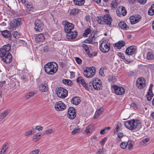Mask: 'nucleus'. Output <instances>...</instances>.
<instances>
[{
  "instance_id": "obj_43",
  "label": "nucleus",
  "mask_w": 154,
  "mask_h": 154,
  "mask_svg": "<svg viewBox=\"0 0 154 154\" xmlns=\"http://www.w3.org/2000/svg\"><path fill=\"white\" fill-rule=\"evenodd\" d=\"M63 82L64 84H67L69 85H71L72 84V82L70 80L64 79L63 80Z\"/></svg>"
},
{
  "instance_id": "obj_38",
  "label": "nucleus",
  "mask_w": 154,
  "mask_h": 154,
  "mask_svg": "<svg viewBox=\"0 0 154 154\" xmlns=\"http://www.w3.org/2000/svg\"><path fill=\"white\" fill-rule=\"evenodd\" d=\"M153 96V94H152V91H148L147 92V94L146 95L147 100L148 101H150L151 100Z\"/></svg>"
},
{
  "instance_id": "obj_20",
  "label": "nucleus",
  "mask_w": 154,
  "mask_h": 154,
  "mask_svg": "<svg viewBox=\"0 0 154 154\" xmlns=\"http://www.w3.org/2000/svg\"><path fill=\"white\" fill-rule=\"evenodd\" d=\"M45 38L44 34H41L37 35L35 37L36 42L38 43H40L44 41Z\"/></svg>"
},
{
  "instance_id": "obj_45",
  "label": "nucleus",
  "mask_w": 154,
  "mask_h": 154,
  "mask_svg": "<svg viewBox=\"0 0 154 154\" xmlns=\"http://www.w3.org/2000/svg\"><path fill=\"white\" fill-rule=\"evenodd\" d=\"M82 47L84 49L86 52L87 54L90 53V52L89 50V48L87 45L85 44H83L82 45Z\"/></svg>"
},
{
  "instance_id": "obj_12",
  "label": "nucleus",
  "mask_w": 154,
  "mask_h": 154,
  "mask_svg": "<svg viewBox=\"0 0 154 154\" xmlns=\"http://www.w3.org/2000/svg\"><path fill=\"white\" fill-rule=\"evenodd\" d=\"M66 107V105L61 101L56 102L55 105V108L57 111H62Z\"/></svg>"
},
{
  "instance_id": "obj_61",
  "label": "nucleus",
  "mask_w": 154,
  "mask_h": 154,
  "mask_svg": "<svg viewBox=\"0 0 154 154\" xmlns=\"http://www.w3.org/2000/svg\"><path fill=\"white\" fill-rule=\"evenodd\" d=\"M117 3L115 1H113L111 3V5L112 6L113 8H115L116 6Z\"/></svg>"
},
{
  "instance_id": "obj_58",
  "label": "nucleus",
  "mask_w": 154,
  "mask_h": 154,
  "mask_svg": "<svg viewBox=\"0 0 154 154\" xmlns=\"http://www.w3.org/2000/svg\"><path fill=\"white\" fill-rule=\"evenodd\" d=\"M43 50L45 52H47L49 50V47L48 46H46L43 48Z\"/></svg>"
},
{
  "instance_id": "obj_59",
  "label": "nucleus",
  "mask_w": 154,
  "mask_h": 154,
  "mask_svg": "<svg viewBox=\"0 0 154 154\" xmlns=\"http://www.w3.org/2000/svg\"><path fill=\"white\" fill-rule=\"evenodd\" d=\"M103 152L104 151L103 148L102 149H100L96 153V154H103Z\"/></svg>"
},
{
  "instance_id": "obj_23",
  "label": "nucleus",
  "mask_w": 154,
  "mask_h": 154,
  "mask_svg": "<svg viewBox=\"0 0 154 154\" xmlns=\"http://www.w3.org/2000/svg\"><path fill=\"white\" fill-rule=\"evenodd\" d=\"M11 110L8 109L2 113L0 115V121L2 120L10 113Z\"/></svg>"
},
{
  "instance_id": "obj_4",
  "label": "nucleus",
  "mask_w": 154,
  "mask_h": 154,
  "mask_svg": "<svg viewBox=\"0 0 154 154\" xmlns=\"http://www.w3.org/2000/svg\"><path fill=\"white\" fill-rule=\"evenodd\" d=\"M96 69L95 67H86L83 72L84 76L86 78H91L95 74Z\"/></svg>"
},
{
  "instance_id": "obj_34",
  "label": "nucleus",
  "mask_w": 154,
  "mask_h": 154,
  "mask_svg": "<svg viewBox=\"0 0 154 154\" xmlns=\"http://www.w3.org/2000/svg\"><path fill=\"white\" fill-rule=\"evenodd\" d=\"M35 94V93L34 91L29 92L26 94V99H29L33 97Z\"/></svg>"
},
{
  "instance_id": "obj_40",
  "label": "nucleus",
  "mask_w": 154,
  "mask_h": 154,
  "mask_svg": "<svg viewBox=\"0 0 154 154\" xmlns=\"http://www.w3.org/2000/svg\"><path fill=\"white\" fill-rule=\"evenodd\" d=\"M8 54L3 49H0V57L3 58Z\"/></svg>"
},
{
  "instance_id": "obj_62",
  "label": "nucleus",
  "mask_w": 154,
  "mask_h": 154,
  "mask_svg": "<svg viewBox=\"0 0 154 154\" xmlns=\"http://www.w3.org/2000/svg\"><path fill=\"white\" fill-rule=\"evenodd\" d=\"M119 125L118 124L116 128V131H115L114 132V133L115 134L117 133L119 131Z\"/></svg>"
},
{
  "instance_id": "obj_46",
  "label": "nucleus",
  "mask_w": 154,
  "mask_h": 154,
  "mask_svg": "<svg viewBox=\"0 0 154 154\" xmlns=\"http://www.w3.org/2000/svg\"><path fill=\"white\" fill-rule=\"evenodd\" d=\"M13 36L16 38H18L20 36L19 33L17 31H14L13 33Z\"/></svg>"
},
{
  "instance_id": "obj_32",
  "label": "nucleus",
  "mask_w": 154,
  "mask_h": 154,
  "mask_svg": "<svg viewBox=\"0 0 154 154\" xmlns=\"http://www.w3.org/2000/svg\"><path fill=\"white\" fill-rule=\"evenodd\" d=\"M93 128V125H90L86 127L85 132L88 134V133L92 131V129Z\"/></svg>"
},
{
  "instance_id": "obj_18",
  "label": "nucleus",
  "mask_w": 154,
  "mask_h": 154,
  "mask_svg": "<svg viewBox=\"0 0 154 154\" xmlns=\"http://www.w3.org/2000/svg\"><path fill=\"white\" fill-rule=\"evenodd\" d=\"M95 33L93 34L92 33L91 34L89 37L85 41V42L87 43H92L94 44L95 43V38L94 35Z\"/></svg>"
},
{
  "instance_id": "obj_11",
  "label": "nucleus",
  "mask_w": 154,
  "mask_h": 154,
  "mask_svg": "<svg viewBox=\"0 0 154 154\" xmlns=\"http://www.w3.org/2000/svg\"><path fill=\"white\" fill-rule=\"evenodd\" d=\"M112 87L114 89L115 93L116 94L122 95L125 92V89L122 87H120L115 85H113Z\"/></svg>"
},
{
  "instance_id": "obj_63",
  "label": "nucleus",
  "mask_w": 154,
  "mask_h": 154,
  "mask_svg": "<svg viewBox=\"0 0 154 154\" xmlns=\"http://www.w3.org/2000/svg\"><path fill=\"white\" fill-rule=\"evenodd\" d=\"M35 128L36 129L38 130V131H42L43 130V127L40 126H36L35 127Z\"/></svg>"
},
{
  "instance_id": "obj_50",
  "label": "nucleus",
  "mask_w": 154,
  "mask_h": 154,
  "mask_svg": "<svg viewBox=\"0 0 154 154\" xmlns=\"http://www.w3.org/2000/svg\"><path fill=\"white\" fill-rule=\"evenodd\" d=\"M75 60L78 64H81L82 63V60L79 58L78 57H75Z\"/></svg>"
},
{
  "instance_id": "obj_56",
  "label": "nucleus",
  "mask_w": 154,
  "mask_h": 154,
  "mask_svg": "<svg viewBox=\"0 0 154 154\" xmlns=\"http://www.w3.org/2000/svg\"><path fill=\"white\" fill-rule=\"evenodd\" d=\"M106 139V137H104L103 138L101 141L100 143L102 146H103L104 145Z\"/></svg>"
},
{
  "instance_id": "obj_10",
  "label": "nucleus",
  "mask_w": 154,
  "mask_h": 154,
  "mask_svg": "<svg viewBox=\"0 0 154 154\" xmlns=\"http://www.w3.org/2000/svg\"><path fill=\"white\" fill-rule=\"evenodd\" d=\"M34 29L36 31L41 32L44 27V23L39 19L36 20L35 23Z\"/></svg>"
},
{
  "instance_id": "obj_49",
  "label": "nucleus",
  "mask_w": 154,
  "mask_h": 154,
  "mask_svg": "<svg viewBox=\"0 0 154 154\" xmlns=\"http://www.w3.org/2000/svg\"><path fill=\"white\" fill-rule=\"evenodd\" d=\"M97 52L95 51L94 52L92 53H88V54L89 56L90 57H93L94 56H96L97 55Z\"/></svg>"
},
{
  "instance_id": "obj_24",
  "label": "nucleus",
  "mask_w": 154,
  "mask_h": 154,
  "mask_svg": "<svg viewBox=\"0 0 154 154\" xmlns=\"http://www.w3.org/2000/svg\"><path fill=\"white\" fill-rule=\"evenodd\" d=\"M119 26L124 30H126L129 29L128 26H127L125 23L122 21H121L119 23Z\"/></svg>"
},
{
  "instance_id": "obj_17",
  "label": "nucleus",
  "mask_w": 154,
  "mask_h": 154,
  "mask_svg": "<svg viewBox=\"0 0 154 154\" xmlns=\"http://www.w3.org/2000/svg\"><path fill=\"white\" fill-rule=\"evenodd\" d=\"M137 48L136 46H131L129 47L125 51V53L126 54L132 55L135 54L136 52Z\"/></svg>"
},
{
  "instance_id": "obj_21",
  "label": "nucleus",
  "mask_w": 154,
  "mask_h": 154,
  "mask_svg": "<svg viewBox=\"0 0 154 154\" xmlns=\"http://www.w3.org/2000/svg\"><path fill=\"white\" fill-rule=\"evenodd\" d=\"M39 88L41 92H46L48 90V85L45 83L40 84L39 86Z\"/></svg>"
},
{
  "instance_id": "obj_16",
  "label": "nucleus",
  "mask_w": 154,
  "mask_h": 154,
  "mask_svg": "<svg viewBox=\"0 0 154 154\" xmlns=\"http://www.w3.org/2000/svg\"><path fill=\"white\" fill-rule=\"evenodd\" d=\"M141 18V17L140 15H137L131 16L130 17L129 19L131 24H134L140 21Z\"/></svg>"
},
{
  "instance_id": "obj_52",
  "label": "nucleus",
  "mask_w": 154,
  "mask_h": 154,
  "mask_svg": "<svg viewBox=\"0 0 154 154\" xmlns=\"http://www.w3.org/2000/svg\"><path fill=\"white\" fill-rule=\"evenodd\" d=\"M148 14L150 15H153L154 14V10L150 8L148 11Z\"/></svg>"
},
{
  "instance_id": "obj_41",
  "label": "nucleus",
  "mask_w": 154,
  "mask_h": 154,
  "mask_svg": "<svg viewBox=\"0 0 154 154\" xmlns=\"http://www.w3.org/2000/svg\"><path fill=\"white\" fill-rule=\"evenodd\" d=\"M134 142L131 141H128L127 143V145L128 146V149L129 150H131L133 146Z\"/></svg>"
},
{
  "instance_id": "obj_26",
  "label": "nucleus",
  "mask_w": 154,
  "mask_h": 154,
  "mask_svg": "<svg viewBox=\"0 0 154 154\" xmlns=\"http://www.w3.org/2000/svg\"><path fill=\"white\" fill-rule=\"evenodd\" d=\"M81 100L79 97H73L71 100V103L73 104L76 105H78L81 102Z\"/></svg>"
},
{
  "instance_id": "obj_19",
  "label": "nucleus",
  "mask_w": 154,
  "mask_h": 154,
  "mask_svg": "<svg viewBox=\"0 0 154 154\" xmlns=\"http://www.w3.org/2000/svg\"><path fill=\"white\" fill-rule=\"evenodd\" d=\"M66 37L69 39H73L75 38L77 35V32L71 31L69 32H66Z\"/></svg>"
},
{
  "instance_id": "obj_3",
  "label": "nucleus",
  "mask_w": 154,
  "mask_h": 154,
  "mask_svg": "<svg viewBox=\"0 0 154 154\" xmlns=\"http://www.w3.org/2000/svg\"><path fill=\"white\" fill-rule=\"evenodd\" d=\"M97 23L102 24H105L109 25V26H111V22L112 21L111 16L109 14H107L102 17H97Z\"/></svg>"
},
{
  "instance_id": "obj_37",
  "label": "nucleus",
  "mask_w": 154,
  "mask_h": 154,
  "mask_svg": "<svg viewBox=\"0 0 154 154\" xmlns=\"http://www.w3.org/2000/svg\"><path fill=\"white\" fill-rule=\"evenodd\" d=\"M7 53H10L9 51L11 50V46L10 45H5L3 47V48H2Z\"/></svg>"
},
{
  "instance_id": "obj_42",
  "label": "nucleus",
  "mask_w": 154,
  "mask_h": 154,
  "mask_svg": "<svg viewBox=\"0 0 154 154\" xmlns=\"http://www.w3.org/2000/svg\"><path fill=\"white\" fill-rule=\"evenodd\" d=\"M91 30L89 28H87L84 31L83 34V35L84 36L86 37L87 35L91 33Z\"/></svg>"
},
{
  "instance_id": "obj_15",
  "label": "nucleus",
  "mask_w": 154,
  "mask_h": 154,
  "mask_svg": "<svg viewBox=\"0 0 154 154\" xmlns=\"http://www.w3.org/2000/svg\"><path fill=\"white\" fill-rule=\"evenodd\" d=\"M116 12L119 16H121L122 15L124 16L126 15L127 13L125 8L122 6H119L117 8Z\"/></svg>"
},
{
  "instance_id": "obj_48",
  "label": "nucleus",
  "mask_w": 154,
  "mask_h": 154,
  "mask_svg": "<svg viewBox=\"0 0 154 154\" xmlns=\"http://www.w3.org/2000/svg\"><path fill=\"white\" fill-rule=\"evenodd\" d=\"M127 146V144L125 142H122L120 144V147L123 149H125Z\"/></svg>"
},
{
  "instance_id": "obj_64",
  "label": "nucleus",
  "mask_w": 154,
  "mask_h": 154,
  "mask_svg": "<svg viewBox=\"0 0 154 154\" xmlns=\"http://www.w3.org/2000/svg\"><path fill=\"white\" fill-rule=\"evenodd\" d=\"M85 19L87 22H90V16L89 15L86 16Z\"/></svg>"
},
{
  "instance_id": "obj_44",
  "label": "nucleus",
  "mask_w": 154,
  "mask_h": 154,
  "mask_svg": "<svg viewBox=\"0 0 154 154\" xmlns=\"http://www.w3.org/2000/svg\"><path fill=\"white\" fill-rule=\"evenodd\" d=\"M149 138H146L143 139L140 142V145H143L145 144L146 143L149 141Z\"/></svg>"
},
{
  "instance_id": "obj_60",
  "label": "nucleus",
  "mask_w": 154,
  "mask_h": 154,
  "mask_svg": "<svg viewBox=\"0 0 154 154\" xmlns=\"http://www.w3.org/2000/svg\"><path fill=\"white\" fill-rule=\"evenodd\" d=\"M131 106L133 108L135 109H136L137 108V107L136 104L134 103H131Z\"/></svg>"
},
{
  "instance_id": "obj_54",
  "label": "nucleus",
  "mask_w": 154,
  "mask_h": 154,
  "mask_svg": "<svg viewBox=\"0 0 154 154\" xmlns=\"http://www.w3.org/2000/svg\"><path fill=\"white\" fill-rule=\"evenodd\" d=\"M39 152L38 149H37L32 151L29 153V154H38Z\"/></svg>"
},
{
  "instance_id": "obj_25",
  "label": "nucleus",
  "mask_w": 154,
  "mask_h": 154,
  "mask_svg": "<svg viewBox=\"0 0 154 154\" xmlns=\"http://www.w3.org/2000/svg\"><path fill=\"white\" fill-rule=\"evenodd\" d=\"M1 33L3 36L6 38H8L9 39H11V33L8 30H5L2 31Z\"/></svg>"
},
{
  "instance_id": "obj_31",
  "label": "nucleus",
  "mask_w": 154,
  "mask_h": 154,
  "mask_svg": "<svg viewBox=\"0 0 154 154\" xmlns=\"http://www.w3.org/2000/svg\"><path fill=\"white\" fill-rule=\"evenodd\" d=\"M34 128H32L30 130L27 131L25 134L24 135L26 137H28L29 136L34 134L35 132Z\"/></svg>"
},
{
  "instance_id": "obj_55",
  "label": "nucleus",
  "mask_w": 154,
  "mask_h": 154,
  "mask_svg": "<svg viewBox=\"0 0 154 154\" xmlns=\"http://www.w3.org/2000/svg\"><path fill=\"white\" fill-rule=\"evenodd\" d=\"M117 55L119 57L121 58L122 59H124L125 58V56L124 54L121 52H119L118 53Z\"/></svg>"
},
{
  "instance_id": "obj_14",
  "label": "nucleus",
  "mask_w": 154,
  "mask_h": 154,
  "mask_svg": "<svg viewBox=\"0 0 154 154\" xmlns=\"http://www.w3.org/2000/svg\"><path fill=\"white\" fill-rule=\"evenodd\" d=\"M145 85V81L143 78H139L137 80L136 86L138 88L142 89Z\"/></svg>"
},
{
  "instance_id": "obj_2",
  "label": "nucleus",
  "mask_w": 154,
  "mask_h": 154,
  "mask_svg": "<svg viewBox=\"0 0 154 154\" xmlns=\"http://www.w3.org/2000/svg\"><path fill=\"white\" fill-rule=\"evenodd\" d=\"M44 68L47 74L53 75L57 71V65L54 62H49L45 65Z\"/></svg>"
},
{
  "instance_id": "obj_28",
  "label": "nucleus",
  "mask_w": 154,
  "mask_h": 154,
  "mask_svg": "<svg viewBox=\"0 0 154 154\" xmlns=\"http://www.w3.org/2000/svg\"><path fill=\"white\" fill-rule=\"evenodd\" d=\"M103 111V109L102 108H100L96 112L94 116V119H96L100 115Z\"/></svg>"
},
{
  "instance_id": "obj_1",
  "label": "nucleus",
  "mask_w": 154,
  "mask_h": 154,
  "mask_svg": "<svg viewBox=\"0 0 154 154\" xmlns=\"http://www.w3.org/2000/svg\"><path fill=\"white\" fill-rule=\"evenodd\" d=\"M125 126L131 131L138 130L141 128L140 121L137 119H132L124 123Z\"/></svg>"
},
{
  "instance_id": "obj_6",
  "label": "nucleus",
  "mask_w": 154,
  "mask_h": 154,
  "mask_svg": "<svg viewBox=\"0 0 154 154\" xmlns=\"http://www.w3.org/2000/svg\"><path fill=\"white\" fill-rule=\"evenodd\" d=\"M100 49L102 52L106 53L110 49V44L106 40L103 41L100 45Z\"/></svg>"
},
{
  "instance_id": "obj_35",
  "label": "nucleus",
  "mask_w": 154,
  "mask_h": 154,
  "mask_svg": "<svg viewBox=\"0 0 154 154\" xmlns=\"http://www.w3.org/2000/svg\"><path fill=\"white\" fill-rule=\"evenodd\" d=\"M73 2L74 5H75L81 6L84 4L85 1L84 0L80 1L74 0L73 1Z\"/></svg>"
},
{
  "instance_id": "obj_7",
  "label": "nucleus",
  "mask_w": 154,
  "mask_h": 154,
  "mask_svg": "<svg viewBox=\"0 0 154 154\" xmlns=\"http://www.w3.org/2000/svg\"><path fill=\"white\" fill-rule=\"evenodd\" d=\"M62 24L64 26V30L66 33L70 32L74 29V25L72 23H70L67 21H63Z\"/></svg>"
},
{
  "instance_id": "obj_22",
  "label": "nucleus",
  "mask_w": 154,
  "mask_h": 154,
  "mask_svg": "<svg viewBox=\"0 0 154 154\" xmlns=\"http://www.w3.org/2000/svg\"><path fill=\"white\" fill-rule=\"evenodd\" d=\"M2 59L6 63H8L11 61L12 57L11 54L8 53Z\"/></svg>"
},
{
  "instance_id": "obj_47",
  "label": "nucleus",
  "mask_w": 154,
  "mask_h": 154,
  "mask_svg": "<svg viewBox=\"0 0 154 154\" xmlns=\"http://www.w3.org/2000/svg\"><path fill=\"white\" fill-rule=\"evenodd\" d=\"M45 132V134H49L52 133H54V131H53L52 129H49L46 130Z\"/></svg>"
},
{
  "instance_id": "obj_27",
  "label": "nucleus",
  "mask_w": 154,
  "mask_h": 154,
  "mask_svg": "<svg viewBox=\"0 0 154 154\" xmlns=\"http://www.w3.org/2000/svg\"><path fill=\"white\" fill-rule=\"evenodd\" d=\"M125 44L124 41H120L116 43L115 46L117 48L119 49H120L122 47L124 46Z\"/></svg>"
},
{
  "instance_id": "obj_30",
  "label": "nucleus",
  "mask_w": 154,
  "mask_h": 154,
  "mask_svg": "<svg viewBox=\"0 0 154 154\" xmlns=\"http://www.w3.org/2000/svg\"><path fill=\"white\" fill-rule=\"evenodd\" d=\"M146 59L149 60H152L154 59V55L151 52H148L146 54Z\"/></svg>"
},
{
  "instance_id": "obj_13",
  "label": "nucleus",
  "mask_w": 154,
  "mask_h": 154,
  "mask_svg": "<svg viewBox=\"0 0 154 154\" xmlns=\"http://www.w3.org/2000/svg\"><path fill=\"white\" fill-rule=\"evenodd\" d=\"M76 112L75 109L73 107H69L68 112V117L71 119H74L76 116Z\"/></svg>"
},
{
  "instance_id": "obj_5",
  "label": "nucleus",
  "mask_w": 154,
  "mask_h": 154,
  "mask_svg": "<svg viewBox=\"0 0 154 154\" xmlns=\"http://www.w3.org/2000/svg\"><path fill=\"white\" fill-rule=\"evenodd\" d=\"M56 93L59 97L64 99L68 95V91L65 88L60 87L56 89Z\"/></svg>"
},
{
  "instance_id": "obj_53",
  "label": "nucleus",
  "mask_w": 154,
  "mask_h": 154,
  "mask_svg": "<svg viewBox=\"0 0 154 154\" xmlns=\"http://www.w3.org/2000/svg\"><path fill=\"white\" fill-rule=\"evenodd\" d=\"M79 9L77 8L74 9L72 10L71 12L74 15H76L79 12Z\"/></svg>"
},
{
  "instance_id": "obj_36",
  "label": "nucleus",
  "mask_w": 154,
  "mask_h": 154,
  "mask_svg": "<svg viewBox=\"0 0 154 154\" xmlns=\"http://www.w3.org/2000/svg\"><path fill=\"white\" fill-rule=\"evenodd\" d=\"M9 146V144L8 143H6L2 148L1 151L0 152L1 154L4 153L8 148Z\"/></svg>"
},
{
  "instance_id": "obj_51",
  "label": "nucleus",
  "mask_w": 154,
  "mask_h": 154,
  "mask_svg": "<svg viewBox=\"0 0 154 154\" xmlns=\"http://www.w3.org/2000/svg\"><path fill=\"white\" fill-rule=\"evenodd\" d=\"M40 139V138L38 137L37 135H33L32 137V140L36 142L39 139Z\"/></svg>"
},
{
  "instance_id": "obj_57",
  "label": "nucleus",
  "mask_w": 154,
  "mask_h": 154,
  "mask_svg": "<svg viewBox=\"0 0 154 154\" xmlns=\"http://www.w3.org/2000/svg\"><path fill=\"white\" fill-rule=\"evenodd\" d=\"M140 4L144 5L146 2L147 0H137Z\"/></svg>"
},
{
  "instance_id": "obj_29",
  "label": "nucleus",
  "mask_w": 154,
  "mask_h": 154,
  "mask_svg": "<svg viewBox=\"0 0 154 154\" xmlns=\"http://www.w3.org/2000/svg\"><path fill=\"white\" fill-rule=\"evenodd\" d=\"M76 82L79 83H80L84 87L86 85V83L84 80L81 77H78L76 79Z\"/></svg>"
},
{
  "instance_id": "obj_33",
  "label": "nucleus",
  "mask_w": 154,
  "mask_h": 154,
  "mask_svg": "<svg viewBox=\"0 0 154 154\" xmlns=\"http://www.w3.org/2000/svg\"><path fill=\"white\" fill-rule=\"evenodd\" d=\"M108 79L109 82L111 83H114L117 81V79L115 77L112 75L109 76Z\"/></svg>"
},
{
  "instance_id": "obj_8",
  "label": "nucleus",
  "mask_w": 154,
  "mask_h": 154,
  "mask_svg": "<svg viewBox=\"0 0 154 154\" xmlns=\"http://www.w3.org/2000/svg\"><path fill=\"white\" fill-rule=\"evenodd\" d=\"M21 19L18 18L13 20L10 23V27L13 30L20 26L21 24Z\"/></svg>"
},
{
  "instance_id": "obj_39",
  "label": "nucleus",
  "mask_w": 154,
  "mask_h": 154,
  "mask_svg": "<svg viewBox=\"0 0 154 154\" xmlns=\"http://www.w3.org/2000/svg\"><path fill=\"white\" fill-rule=\"evenodd\" d=\"M93 82L92 81V83L90 82L89 85L86 83V85L84 88L87 90H89V89H92V85L93 86Z\"/></svg>"
},
{
  "instance_id": "obj_9",
  "label": "nucleus",
  "mask_w": 154,
  "mask_h": 154,
  "mask_svg": "<svg viewBox=\"0 0 154 154\" xmlns=\"http://www.w3.org/2000/svg\"><path fill=\"white\" fill-rule=\"evenodd\" d=\"M93 87L96 90H100L102 88V85L101 81L98 78L94 79L93 80Z\"/></svg>"
}]
</instances>
